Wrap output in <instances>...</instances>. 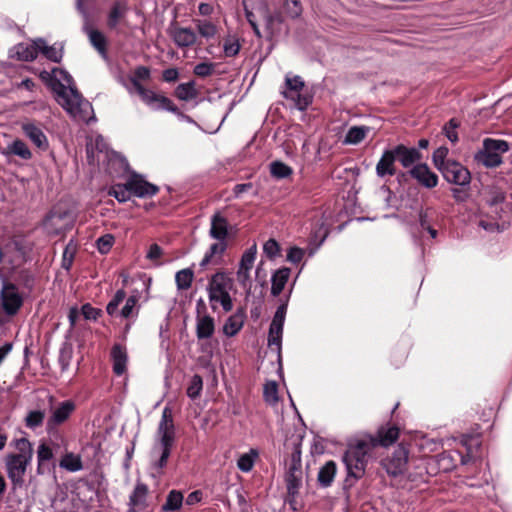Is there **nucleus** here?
I'll return each instance as SVG.
<instances>
[{"label":"nucleus","instance_id":"nucleus-49","mask_svg":"<svg viewBox=\"0 0 512 512\" xmlns=\"http://www.w3.org/2000/svg\"><path fill=\"white\" fill-rule=\"evenodd\" d=\"M196 27L199 34L207 39L214 37L217 33V27L210 21L198 20L196 21Z\"/></svg>","mask_w":512,"mask_h":512},{"label":"nucleus","instance_id":"nucleus-14","mask_svg":"<svg viewBox=\"0 0 512 512\" xmlns=\"http://www.w3.org/2000/svg\"><path fill=\"white\" fill-rule=\"evenodd\" d=\"M302 481L301 450L298 445L294 447L291 454L288 471L286 475L287 488L289 492L297 490Z\"/></svg>","mask_w":512,"mask_h":512},{"label":"nucleus","instance_id":"nucleus-17","mask_svg":"<svg viewBox=\"0 0 512 512\" xmlns=\"http://www.w3.org/2000/svg\"><path fill=\"white\" fill-rule=\"evenodd\" d=\"M127 186L131 191L132 195L140 198L149 197L155 195L159 188L147 182L141 175L132 174L127 180Z\"/></svg>","mask_w":512,"mask_h":512},{"label":"nucleus","instance_id":"nucleus-47","mask_svg":"<svg viewBox=\"0 0 512 512\" xmlns=\"http://www.w3.org/2000/svg\"><path fill=\"white\" fill-rule=\"evenodd\" d=\"M263 396L270 405L278 402V385L275 381H269L264 385Z\"/></svg>","mask_w":512,"mask_h":512},{"label":"nucleus","instance_id":"nucleus-58","mask_svg":"<svg viewBox=\"0 0 512 512\" xmlns=\"http://www.w3.org/2000/svg\"><path fill=\"white\" fill-rule=\"evenodd\" d=\"M240 50V45L237 41L234 40H226L224 43V53L228 57H233L238 54Z\"/></svg>","mask_w":512,"mask_h":512},{"label":"nucleus","instance_id":"nucleus-24","mask_svg":"<svg viewBox=\"0 0 512 512\" xmlns=\"http://www.w3.org/2000/svg\"><path fill=\"white\" fill-rule=\"evenodd\" d=\"M283 322H271L268 333V347L277 355L278 361H281Z\"/></svg>","mask_w":512,"mask_h":512},{"label":"nucleus","instance_id":"nucleus-50","mask_svg":"<svg viewBox=\"0 0 512 512\" xmlns=\"http://www.w3.org/2000/svg\"><path fill=\"white\" fill-rule=\"evenodd\" d=\"M148 493V488L145 484L138 483L130 496V502L133 505H140L145 502Z\"/></svg>","mask_w":512,"mask_h":512},{"label":"nucleus","instance_id":"nucleus-13","mask_svg":"<svg viewBox=\"0 0 512 512\" xmlns=\"http://www.w3.org/2000/svg\"><path fill=\"white\" fill-rule=\"evenodd\" d=\"M76 409V405L72 400H65L57 403L50 410V416L46 422L47 432L55 430L58 426L65 423Z\"/></svg>","mask_w":512,"mask_h":512},{"label":"nucleus","instance_id":"nucleus-18","mask_svg":"<svg viewBox=\"0 0 512 512\" xmlns=\"http://www.w3.org/2000/svg\"><path fill=\"white\" fill-rule=\"evenodd\" d=\"M22 305V298L12 285L5 286L2 290V309L8 316L16 314Z\"/></svg>","mask_w":512,"mask_h":512},{"label":"nucleus","instance_id":"nucleus-16","mask_svg":"<svg viewBox=\"0 0 512 512\" xmlns=\"http://www.w3.org/2000/svg\"><path fill=\"white\" fill-rule=\"evenodd\" d=\"M407 462L408 452L404 447L399 446L392 456L383 461V467L389 475L398 476L406 470Z\"/></svg>","mask_w":512,"mask_h":512},{"label":"nucleus","instance_id":"nucleus-27","mask_svg":"<svg viewBox=\"0 0 512 512\" xmlns=\"http://www.w3.org/2000/svg\"><path fill=\"white\" fill-rule=\"evenodd\" d=\"M111 358L114 373L118 376L123 375L126 372L128 361L126 349L120 344H115L111 350Z\"/></svg>","mask_w":512,"mask_h":512},{"label":"nucleus","instance_id":"nucleus-23","mask_svg":"<svg viewBox=\"0 0 512 512\" xmlns=\"http://www.w3.org/2000/svg\"><path fill=\"white\" fill-rule=\"evenodd\" d=\"M393 150L396 159L399 160L404 168L412 166L422 158L421 153L414 147L408 148L405 145L400 144L397 145Z\"/></svg>","mask_w":512,"mask_h":512},{"label":"nucleus","instance_id":"nucleus-19","mask_svg":"<svg viewBox=\"0 0 512 512\" xmlns=\"http://www.w3.org/2000/svg\"><path fill=\"white\" fill-rule=\"evenodd\" d=\"M168 33L174 43L180 48L192 46L197 39V36L192 29L179 27L177 25H172L168 29Z\"/></svg>","mask_w":512,"mask_h":512},{"label":"nucleus","instance_id":"nucleus-3","mask_svg":"<svg viewBox=\"0 0 512 512\" xmlns=\"http://www.w3.org/2000/svg\"><path fill=\"white\" fill-rule=\"evenodd\" d=\"M11 445L18 453L8 454L5 458V466L7 476L12 483L13 489H17L24 484V476L28 465L31 463L33 449L30 441L24 437L14 439Z\"/></svg>","mask_w":512,"mask_h":512},{"label":"nucleus","instance_id":"nucleus-8","mask_svg":"<svg viewBox=\"0 0 512 512\" xmlns=\"http://www.w3.org/2000/svg\"><path fill=\"white\" fill-rule=\"evenodd\" d=\"M509 150V144L505 140L486 138L483 141V148L475 159L485 167L494 168L502 163L501 155Z\"/></svg>","mask_w":512,"mask_h":512},{"label":"nucleus","instance_id":"nucleus-54","mask_svg":"<svg viewBox=\"0 0 512 512\" xmlns=\"http://www.w3.org/2000/svg\"><path fill=\"white\" fill-rule=\"evenodd\" d=\"M75 251V245L69 243L63 252L62 267L65 268L66 270H69L72 265Z\"/></svg>","mask_w":512,"mask_h":512},{"label":"nucleus","instance_id":"nucleus-41","mask_svg":"<svg viewBox=\"0 0 512 512\" xmlns=\"http://www.w3.org/2000/svg\"><path fill=\"white\" fill-rule=\"evenodd\" d=\"M73 358V347L70 343L65 342L59 351L58 362L61 367V371L65 372L69 369Z\"/></svg>","mask_w":512,"mask_h":512},{"label":"nucleus","instance_id":"nucleus-30","mask_svg":"<svg viewBox=\"0 0 512 512\" xmlns=\"http://www.w3.org/2000/svg\"><path fill=\"white\" fill-rule=\"evenodd\" d=\"M84 317V320H97L102 316V310L93 307L91 304H84L79 311L77 307H71L68 313V320H76L79 315Z\"/></svg>","mask_w":512,"mask_h":512},{"label":"nucleus","instance_id":"nucleus-63","mask_svg":"<svg viewBox=\"0 0 512 512\" xmlns=\"http://www.w3.org/2000/svg\"><path fill=\"white\" fill-rule=\"evenodd\" d=\"M179 77L178 70L176 68H168L163 71L162 78L165 82H175Z\"/></svg>","mask_w":512,"mask_h":512},{"label":"nucleus","instance_id":"nucleus-7","mask_svg":"<svg viewBox=\"0 0 512 512\" xmlns=\"http://www.w3.org/2000/svg\"><path fill=\"white\" fill-rule=\"evenodd\" d=\"M139 308L138 294L126 298L125 291L118 290L107 304L106 311L110 317L134 318L138 316Z\"/></svg>","mask_w":512,"mask_h":512},{"label":"nucleus","instance_id":"nucleus-28","mask_svg":"<svg viewBox=\"0 0 512 512\" xmlns=\"http://www.w3.org/2000/svg\"><path fill=\"white\" fill-rule=\"evenodd\" d=\"M399 437V429L396 426L381 427L377 432V436H372L375 440V447H388L395 443Z\"/></svg>","mask_w":512,"mask_h":512},{"label":"nucleus","instance_id":"nucleus-12","mask_svg":"<svg viewBox=\"0 0 512 512\" xmlns=\"http://www.w3.org/2000/svg\"><path fill=\"white\" fill-rule=\"evenodd\" d=\"M133 85L136 88L141 99L154 109H164L170 112H177L175 104L166 96L157 94L152 90L144 88L136 80H133Z\"/></svg>","mask_w":512,"mask_h":512},{"label":"nucleus","instance_id":"nucleus-20","mask_svg":"<svg viewBox=\"0 0 512 512\" xmlns=\"http://www.w3.org/2000/svg\"><path fill=\"white\" fill-rule=\"evenodd\" d=\"M410 175L426 188H434L438 184V176L426 164L415 165Z\"/></svg>","mask_w":512,"mask_h":512},{"label":"nucleus","instance_id":"nucleus-64","mask_svg":"<svg viewBox=\"0 0 512 512\" xmlns=\"http://www.w3.org/2000/svg\"><path fill=\"white\" fill-rule=\"evenodd\" d=\"M162 255V249L158 244H152L149 247L147 258L150 260H158Z\"/></svg>","mask_w":512,"mask_h":512},{"label":"nucleus","instance_id":"nucleus-9","mask_svg":"<svg viewBox=\"0 0 512 512\" xmlns=\"http://www.w3.org/2000/svg\"><path fill=\"white\" fill-rule=\"evenodd\" d=\"M286 89L282 92L284 98L294 102L299 110H305L312 102V96L306 92L305 82L298 75H286L285 77Z\"/></svg>","mask_w":512,"mask_h":512},{"label":"nucleus","instance_id":"nucleus-25","mask_svg":"<svg viewBox=\"0 0 512 512\" xmlns=\"http://www.w3.org/2000/svg\"><path fill=\"white\" fill-rule=\"evenodd\" d=\"M396 156L393 149L386 150L382 154L380 160L376 164V174L379 177L386 175L393 176L396 173L395 167Z\"/></svg>","mask_w":512,"mask_h":512},{"label":"nucleus","instance_id":"nucleus-43","mask_svg":"<svg viewBox=\"0 0 512 512\" xmlns=\"http://www.w3.org/2000/svg\"><path fill=\"white\" fill-rule=\"evenodd\" d=\"M108 193L110 196L115 197L119 202L128 201L132 195L130 189L127 186V182L125 184L113 185Z\"/></svg>","mask_w":512,"mask_h":512},{"label":"nucleus","instance_id":"nucleus-46","mask_svg":"<svg viewBox=\"0 0 512 512\" xmlns=\"http://www.w3.org/2000/svg\"><path fill=\"white\" fill-rule=\"evenodd\" d=\"M53 457L52 449L45 443H42L38 446L37 450V460H38V467L37 472L39 474L42 473V466L46 461H50Z\"/></svg>","mask_w":512,"mask_h":512},{"label":"nucleus","instance_id":"nucleus-57","mask_svg":"<svg viewBox=\"0 0 512 512\" xmlns=\"http://www.w3.org/2000/svg\"><path fill=\"white\" fill-rule=\"evenodd\" d=\"M263 250L269 258H273L279 253L280 248L276 240L269 239L268 241L265 242Z\"/></svg>","mask_w":512,"mask_h":512},{"label":"nucleus","instance_id":"nucleus-34","mask_svg":"<svg viewBox=\"0 0 512 512\" xmlns=\"http://www.w3.org/2000/svg\"><path fill=\"white\" fill-rule=\"evenodd\" d=\"M290 276V269L281 268L277 270L272 276L271 293L274 296L279 295L284 289Z\"/></svg>","mask_w":512,"mask_h":512},{"label":"nucleus","instance_id":"nucleus-10","mask_svg":"<svg viewBox=\"0 0 512 512\" xmlns=\"http://www.w3.org/2000/svg\"><path fill=\"white\" fill-rule=\"evenodd\" d=\"M42 225L48 234L58 235L72 227L73 217L67 209L55 206L45 216Z\"/></svg>","mask_w":512,"mask_h":512},{"label":"nucleus","instance_id":"nucleus-61","mask_svg":"<svg viewBox=\"0 0 512 512\" xmlns=\"http://www.w3.org/2000/svg\"><path fill=\"white\" fill-rule=\"evenodd\" d=\"M287 12L292 17H297L301 13V6L299 0H287L286 1Z\"/></svg>","mask_w":512,"mask_h":512},{"label":"nucleus","instance_id":"nucleus-39","mask_svg":"<svg viewBox=\"0 0 512 512\" xmlns=\"http://www.w3.org/2000/svg\"><path fill=\"white\" fill-rule=\"evenodd\" d=\"M175 95L178 99L183 101H189L197 96V90L195 89V83L193 81L188 83H182L175 89Z\"/></svg>","mask_w":512,"mask_h":512},{"label":"nucleus","instance_id":"nucleus-11","mask_svg":"<svg viewBox=\"0 0 512 512\" xmlns=\"http://www.w3.org/2000/svg\"><path fill=\"white\" fill-rule=\"evenodd\" d=\"M483 197L491 214L501 218L502 214L507 212L509 205L506 203L505 192L502 188L495 185L486 186L483 190Z\"/></svg>","mask_w":512,"mask_h":512},{"label":"nucleus","instance_id":"nucleus-35","mask_svg":"<svg viewBox=\"0 0 512 512\" xmlns=\"http://www.w3.org/2000/svg\"><path fill=\"white\" fill-rule=\"evenodd\" d=\"M336 464L334 461L326 462L318 472V482L322 487H329L336 474Z\"/></svg>","mask_w":512,"mask_h":512},{"label":"nucleus","instance_id":"nucleus-26","mask_svg":"<svg viewBox=\"0 0 512 512\" xmlns=\"http://www.w3.org/2000/svg\"><path fill=\"white\" fill-rule=\"evenodd\" d=\"M210 236L218 241H225L228 236V221L216 212L211 218Z\"/></svg>","mask_w":512,"mask_h":512},{"label":"nucleus","instance_id":"nucleus-40","mask_svg":"<svg viewBox=\"0 0 512 512\" xmlns=\"http://www.w3.org/2000/svg\"><path fill=\"white\" fill-rule=\"evenodd\" d=\"M194 273L190 268L182 269L175 275V282L179 290H187L191 287Z\"/></svg>","mask_w":512,"mask_h":512},{"label":"nucleus","instance_id":"nucleus-60","mask_svg":"<svg viewBox=\"0 0 512 512\" xmlns=\"http://www.w3.org/2000/svg\"><path fill=\"white\" fill-rule=\"evenodd\" d=\"M304 256V250L298 247H292L288 254L287 259L292 263H299Z\"/></svg>","mask_w":512,"mask_h":512},{"label":"nucleus","instance_id":"nucleus-15","mask_svg":"<svg viewBox=\"0 0 512 512\" xmlns=\"http://www.w3.org/2000/svg\"><path fill=\"white\" fill-rule=\"evenodd\" d=\"M441 173L448 182L459 186H467L471 180L468 169L453 160L448 161L446 167L442 168Z\"/></svg>","mask_w":512,"mask_h":512},{"label":"nucleus","instance_id":"nucleus-53","mask_svg":"<svg viewBox=\"0 0 512 512\" xmlns=\"http://www.w3.org/2000/svg\"><path fill=\"white\" fill-rule=\"evenodd\" d=\"M459 126V122L452 118L449 120V122L444 126L443 131L446 137L452 142L455 143L458 141V135L456 132V129Z\"/></svg>","mask_w":512,"mask_h":512},{"label":"nucleus","instance_id":"nucleus-36","mask_svg":"<svg viewBox=\"0 0 512 512\" xmlns=\"http://www.w3.org/2000/svg\"><path fill=\"white\" fill-rule=\"evenodd\" d=\"M258 457V450L251 448L247 453H243L239 456L237 460L238 469L244 473L250 472L253 469L255 461L258 459Z\"/></svg>","mask_w":512,"mask_h":512},{"label":"nucleus","instance_id":"nucleus-44","mask_svg":"<svg viewBox=\"0 0 512 512\" xmlns=\"http://www.w3.org/2000/svg\"><path fill=\"white\" fill-rule=\"evenodd\" d=\"M270 172L275 178L284 179L292 174V169L283 162L275 161L270 164Z\"/></svg>","mask_w":512,"mask_h":512},{"label":"nucleus","instance_id":"nucleus-22","mask_svg":"<svg viewBox=\"0 0 512 512\" xmlns=\"http://www.w3.org/2000/svg\"><path fill=\"white\" fill-rule=\"evenodd\" d=\"M24 134L41 150H47L49 143L44 132L35 124L27 122L21 126Z\"/></svg>","mask_w":512,"mask_h":512},{"label":"nucleus","instance_id":"nucleus-56","mask_svg":"<svg viewBox=\"0 0 512 512\" xmlns=\"http://www.w3.org/2000/svg\"><path fill=\"white\" fill-rule=\"evenodd\" d=\"M215 68V64L203 62L199 63L194 68V73L199 77H207L210 76Z\"/></svg>","mask_w":512,"mask_h":512},{"label":"nucleus","instance_id":"nucleus-59","mask_svg":"<svg viewBox=\"0 0 512 512\" xmlns=\"http://www.w3.org/2000/svg\"><path fill=\"white\" fill-rule=\"evenodd\" d=\"M243 322H226L223 331L227 336H234L241 330Z\"/></svg>","mask_w":512,"mask_h":512},{"label":"nucleus","instance_id":"nucleus-55","mask_svg":"<svg viewBox=\"0 0 512 512\" xmlns=\"http://www.w3.org/2000/svg\"><path fill=\"white\" fill-rule=\"evenodd\" d=\"M214 322H197V336L209 338L214 332Z\"/></svg>","mask_w":512,"mask_h":512},{"label":"nucleus","instance_id":"nucleus-5","mask_svg":"<svg viewBox=\"0 0 512 512\" xmlns=\"http://www.w3.org/2000/svg\"><path fill=\"white\" fill-rule=\"evenodd\" d=\"M57 102L76 120L89 122L92 114L91 104L73 88L59 83Z\"/></svg>","mask_w":512,"mask_h":512},{"label":"nucleus","instance_id":"nucleus-31","mask_svg":"<svg viewBox=\"0 0 512 512\" xmlns=\"http://www.w3.org/2000/svg\"><path fill=\"white\" fill-rule=\"evenodd\" d=\"M3 154L7 156L16 155L23 160H30L32 158V152L27 144L21 139H15L12 143L7 145Z\"/></svg>","mask_w":512,"mask_h":512},{"label":"nucleus","instance_id":"nucleus-48","mask_svg":"<svg viewBox=\"0 0 512 512\" xmlns=\"http://www.w3.org/2000/svg\"><path fill=\"white\" fill-rule=\"evenodd\" d=\"M203 388V380L200 375L195 374L187 387V396L191 399H196L200 396Z\"/></svg>","mask_w":512,"mask_h":512},{"label":"nucleus","instance_id":"nucleus-21","mask_svg":"<svg viewBox=\"0 0 512 512\" xmlns=\"http://www.w3.org/2000/svg\"><path fill=\"white\" fill-rule=\"evenodd\" d=\"M257 248L256 245H253L248 250L244 252L242 255L239 269L237 271V280L243 286H246L247 281L249 280V272L253 267L255 258H256Z\"/></svg>","mask_w":512,"mask_h":512},{"label":"nucleus","instance_id":"nucleus-45","mask_svg":"<svg viewBox=\"0 0 512 512\" xmlns=\"http://www.w3.org/2000/svg\"><path fill=\"white\" fill-rule=\"evenodd\" d=\"M45 412L41 410L29 411L25 417V424L30 429H35L43 424Z\"/></svg>","mask_w":512,"mask_h":512},{"label":"nucleus","instance_id":"nucleus-1","mask_svg":"<svg viewBox=\"0 0 512 512\" xmlns=\"http://www.w3.org/2000/svg\"><path fill=\"white\" fill-rule=\"evenodd\" d=\"M174 441L175 426L173 414L171 408L166 406L162 411L161 420L156 432V442L151 451L154 458L152 467L157 470L158 474H161L162 469L167 465Z\"/></svg>","mask_w":512,"mask_h":512},{"label":"nucleus","instance_id":"nucleus-52","mask_svg":"<svg viewBox=\"0 0 512 512\" xmlns=\"http://www.w3.org/2000/svg\"><path fill=\"white\" fill-rule=\"evenodd\" d=\"M96 244L99 252L102 254H106L110 251L114 244V236L111 234H105L98 238Z\"/></svg>","mask_w":512,"mask_h":512},{"label":"nucleus","instance_id":"nucleus-33","mask_svg":"<svg viewBox=\"0 0 512 512\" xmlns=\"http://www.w3.org/2000/svg\"><path fill=\"white\" fill-rule=\"evenodd\" d=\"M370 132L368 126H352L346 133L344 144L356 145L362 142Z\"/></svg>","mask_w":512,"mask_h":512},{"label":"nucleus","instance_id":"nucleus-51","mask_svg":"<svg viewBox=\"0 0 512 512\" xmlns=\"http://www.w3.org/2000/svg\"><path fill=\"white\" fill-rule=\"evenodd\" d=\"M448 155V148L439 147L433 153V163L438 170H442V168L446 167L449 160H446Z\"/></svg>","mask_w":512,"mask_h":512},{"label":"nucleus","instance_id":"nucleus-42","mask_svg":"<svg viewBox=\"0 0 512 512\" xmlns=\"http://www.w3.org/2000/svg\"><path fill=\"white\" fill-rule=\"evenodd\" d=\"M16 53L18 58L23 61H33L36 59L38 55V47L35 44V40L31 45L19 44L16 47Z\"/></svg>","mask_w":512,"mask_h":512},{"label":"nucleus","instance_id":"nucleus-29","mask_svg":"<svg viewBox=\"0 0 512 512\" xmlns=\"http://www.w3.org/2000/svg\"><path fill=\"white\" fill-rule=\"evenodd\" d=\"M128 12V5L124 1H115L108 13L107 26L110 29H115L120 21L126 16Z\"/></svg>","mask_w":512,"mask_h":512},{"label":"nucleus","instance_id":"nucleus-37","mask_svg":"<svg viewBox=\"0 0 512 512\" xmlns=\"http://www.w3.org/2000/svg\"><path fill=\"white\" fill-rule=\"evenodd\" d=\"M60 467L69 471L77 472L83 469L82 459L80 455L72 452L66 453L59 463Z\"/></svg>","mask_w":512,"mask_h":512},{"label":"nucleus","instance_id":"nucleus-2","mask_svg":"<svg viewBox=\"0 0 512 512\" xmlns=\"http://www.w3.org/2000/svg\"><path fill=\"white\" fill-rule=\"evenodd\" d=\"M375 448V440L372 435H361L350 441L343 456L348 477L360 479L364 476L368 457Z\"/></svg>","mask_w":512,"mask_h":512},{"label":"nucleus","instance_id":"nucleus-62","mask_svg":"<svg viewBox=\"0 0 512 512\" xmlns=\"http://www.w3.org/2000/svg\"><path fill=\"white\" fill-rule=\"evenodd\" d=\"M150 77V70L145 66H139L134 71V78L139 83V80H147Z\"/></svg>","mask_w":512,"mask_h":512},{"label":"nucleus","instance_id":"nucleus-38","mask_svg":"<svg viewBox=\"0 0 512 512\" xmlns=\"http://www.w3.org/2000/svg\"><path fill=\"white\" fill-rule=\"evenodd\" d=\"M183 494L178 490H171L166 498L165 503L162 506V510L165 512L179 510L183 504Z\"/></svg>","mask_w":512,"mask_h":512},{"label":"nucleus","instance_id":"nucleus-32","mask_svg":"<svg viewBox=\"0 0 512 512\" xmlns=\"http://www.w3.org/2000/svg\"><path fill=\"white\" fill-rule=\"evenodd\" d=\"M35 44L38 47V52H41L47 59L53 62H60L63 56L62 48H58L54 45L49 46L46 41L42 38L35 40Z\"/></svg>","mask_w":512,"mask_h":512},{"label":"nucleus","instance_id":"nucleus-6","mask_svg":"<svg viewBox=\"0 0 512 512\" xmlns=\"http://www.w3.org/2000/svg\"><path fill=\"white\" fill-rule=\"evenodd\" d=\"M92 0H76V9L83 18V31L87 35L91 45L101 54L106 56L107 53V39L105 35L93 28L91 23L90 8Z\"/></svg>","mask_w":512,"mask_h":512},{"label":"nucleus","instance_id":"nucleus-4","mask_svg":"<svg viewBox=\"0 0 512 512\" xmlns=\"http://www.w3.org/2000/svg\"><path fill=\"white\" fill-rule=\"evenodd\" d=\"M233 288V280L224 272H217L211 276L208 283V295L211 307L228 313L233 308L230 291Z\"/></svg>","mask_w":512,"mask_h":512}]
</instances>
